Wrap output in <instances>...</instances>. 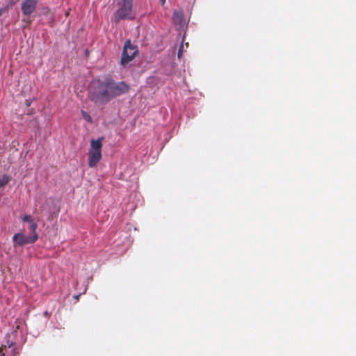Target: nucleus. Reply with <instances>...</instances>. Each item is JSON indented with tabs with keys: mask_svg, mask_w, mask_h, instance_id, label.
<instances>
[{
	"mask_svg": "<svg viewBox=\"0 0 356 356\" xmlns=\"http://www.w3.org/2000/svg\"><path fill=\"white\" fill-rule=\"evenodd\" d=\"M6 346H1L0 347V356H5V353L3 352V350H6Z\"/></svg>",
	"mask_w": 356,
	"mask_h": 356,
	"instance_id": "9b49d317",
	"label": "nucleus"
},
{
	"mask_svg": "<svg viewBox=\"0 0 356 356\" xmlns=\"http://www.w3.org/2000/svg\"><path fill=\"white\" fill-rule=\"evenodd\" d=\"M38 238V234H34L31 236H26L23 232H19L15 234L13 237L14 246H23L28 243H33L35 242Z\"/></svg>",
	"mask_w": 356,
	"mask_h": 356,
	"instance_id": "39448f33",
	"label": "nucleus"
},
{
	"mask_svg": "<svg viewBox=\"0 0 356 356\" xmlns=\"http://www.w3.org/2000/svg\"><path fill=\"white\" fill-rule=\"evenodd\" d=\"M24 222H27L29 224V229L32 232V234H37L36 229L38 227V225L35 222H34L32 216L31 215H25L22 218Z\"/></svg>",
	"mask_w": 356,
	"mask_h": 356,
	"instance_id": "6e6552de",
	"label": "nucleus"
},
{
	"mask_svg": "<svg viewBox=\"0 0 356 356\" xmlns=\"http://www.w3.org/2000/svg\"><path fill=\"white\" fill-rule=\"evenodd\" d=\"M37 0H24L22 3V10L26 15L33 13L36 8Z\"/></svg>",
	"mask_w": 356,
	"mask_h": 356,
	"instance_id": "0eeeda50",
	"label": "nucleus"
},
{
	"mask_svg": "<svg viewBox=\"0 0 356 356\" xmlns=\"http://www.w3.org/2000/svg\"><path fill=\"white\" fill-rule=\"evenodd\" d=\"M111 92H113V97H116L126 93L129 90V86L124 82L115 83L110 79Z\"/></svg>",
	"mask_w": 356,
	"mask_h": 356,
	"instance_id": "423d86ee",
	"label": "nucleus"
},
{
	"mask_svg": "<svg viewBox=\"0 0 356 356\" xmlns=\"http://www.w3.org/2000/svg\"><path fill=\"white\" fill-rule=\"evenodd\" d=\"M17 355H18V352L16 350L15 348H13L12 356H17Z\"/></svg>",
	"mask_w": 356,
	"mask_h": 356,
	"instance_id": "4468645a",
	"label": "nucleus"
},
{
	"mask_svg": "<svg viewBox=\"0 0 356 356\" xmlns=\"http://www.w3.org/2000/svg\"><path fill=\"white\" fill-rule=\"evenodd\" d=\"M8 11L7 8H2L0 9V15H1L3 13H6Z\"/></svg>",
	"mask_w": 356,
	"mask_h": 356,
	"instance_id": "ddd939ff",
	"label": "nucleus"
},
{
	"mask_svg": "<svg viewBox=\"0 0 356 356\" xmlns=\"http://www.w3.org/2000/svg\"><path fill=\"white\" fill-rule=\"evenodd\" d=\"M165 0H161L162 3H165Z\"/></svg>",
	"mask_w": 356,
	"mask_h": 356,
	"instance_id": "dca6fc26",
	"label": "nucleus"
},
{
	"mask_svg": "<svg viewBox=\"0 0 356 356\" xmlns=\"http://www.w3.org/2000/svg\"><path fill=\"white\" fill-rule=\"evenodd\" d=\"M104 138H99L97 140L92 139L90 141V147L88 151V165L90 168L95 167L102 159V147Z\"/></svg>",
	"mask_w": 356,
	"mask_h": 356,
	"instance_id": "f03ea898",
	"label": "nucleus"
},
{
	"mask_svg": "<svg viewBox=\"0 0 356 356\" xmlns=\"http://www.w3.org/2000/svg\"><path fill=\"white\" fill-rule=\"evenodd\" d=\"M10 180V177L7 175H3L0 177V188L6 186Z\"/></svg>",
	"mask_w": 356,
	"mask_h": 356,
	"instance_id": "1a4fd4ad",
	"label": "nucleus"
},
{
	"mask_svg": "<svg viewBox=\"0 0 356 356\" xmlns=\"http://www.w3.org/2000/svg\"><path fill=\"white\" fill-rule=\"evenodd\" d=\"M185 45L188 47V42L185 43Z\"/></svg>",
	"mask_w": 356,
	"mask_h": 356,
	"instance_id": "2eb2a0df",
	"label": "nucleus"
},
{
	"mask_svg": "<svg viewBox=\"0 0 356 356\" xmlns=\"http://www.w3.org/2000/svg\"><path fill=\"white\" fill-rule=\"evenodd\" d=\"M81 114H82V116L83 118L88 122H92V118L90 117V115L86 113V111H81Z\"/></svg>",
	"mask_w": 356,
	"mask_h": 356,
	"instance_id": "9d476101",
	"label": "nucleus"
},
{
	"mask_svg": "<svg viewBox=\"0 0 356 356\" xmlns=\"http://www.w3.org/2000/svg\"><path fill=\"white\" fill-rule=\"evenodd\" d=\"M119 8L114 15V22L118 24L121 19L129 17L131 15L132 0H122L119 3Z\"/></svg>",
	"mask_w": 356,
	"mask_h": 356,
	"instance_id": "7ed1b4c3",
	"label": "nucleus"
},
{
	"mask_svg": "<svg viewBox=\"0 0 356 356\" xmlns=\"http://www.w3.org/2000/svg\"><path fill=\"white\" fill-rule=\"evenodd\" d=\"M110 88V79L93 81L90 90V99L97 104L108 102L114 97Z\"/></svg>",
	"mask_w": 356,
	"mask_h": 356,
	"instance_id": "f257e3e1",
	"label": "nucleus"
},
{
	"mask_svg": "<svg viewBox=\"0 0 356 356\" xmlns=\"http://www.w3.org/2000/svg\"><path fill=\"white\" fill-rule=\"evenodd\" d=\"M179 26H181V22H179Z\"/></svg>",
	"mask_w": 356,
	"mask_h": 356,
	"instance_id": "f3484780",
	"label": "nucleus"
},
{
	"mask_svg": "<svg viewBox=\"0 0 356 356\" xmlns=\"http://www.w3.org/2000/svg\"><path fill=\"white\" fill-rule=\"evenodd\" d=\"M138 54L136 46L131 44L130 40H127L124 45L121 58V64L125 66L131 61Z\"/></svg>",
	"mask_w": 356,
	"mask_h": 356,
	"instance_id": "20e7f679",
	"label": "nucleus"
},
{
	"mask_svg": "<svg viewBox=\"0 0 356 356\" xmlns=\"http://www.w3.org/2000/svg\"><path fill=\"white\" fill-rule=\"evenodd\" d=\"M184 40V39L183 38V39H182V42H181V44L179 46V58L181 57V51H183V48H184V46H183Z\"/></svg>",
	"mask_w": 356,
	"mask_h": 356,
	"instance_id": "f8f14e48",
	"label": "nucleus"
}]
</instances>
